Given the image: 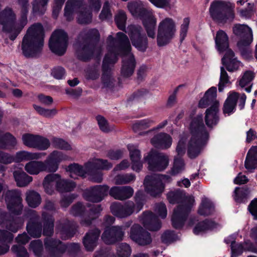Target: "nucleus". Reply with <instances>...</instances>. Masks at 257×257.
Instances as JSON below:
<instances>
[{"mask_svg": "<svg viewBox=\"0 0 257 257\" xmlns=\"http://www.w3.org/2000/svg\"><path fill=\"white\" fill-rule=\"evenodd\" d=\"M190 135L189 139L187 135L183 134L181 137L176 147L178 156L185 154L186 142L187 154L189 158L194 159L198 156L209 139V134L203 122L202 115H198L193 119L190 125ZM184 169V163L179 156L174 159L171 174L176 175Z\"/></svg>", "mask_w": 257, "mask_h": 257, "instance_id": "nucleus-1", "label": "nucleus"}, {"mask_svg": "<svg viewBox=\"0 0 257 257\" xmlns=\"http://www.w3.org/2000/svg\"><path fill=\"white\" fill-rule=\"evenodd\" d=\"M107 50L109 58H113V55H121L123 56L122 66L120 70L121 76L124 78L131 76L136 67V61L134 55L131 53V46L127 36L123 33L116 34V38L109 35L107 39Z\"/></svg>", "mask_w": 257, "mask_h": 257, "instance_id": "nucleus-2", "label": "nucleus"}, {"mask_svg": "<svg viewBox=\"0 0 257 257\" xmlns=\"http://www.w3.org/2000/svg\"><path fill=\"white\" fill-rule=\"evenodd\" d=\"M156 23V19L152 15L143 21L148 37L153 39L156 38L158 46H166L171 42L175 36L176 32L175 22L170 18L163 19L159 24L157 35Z\"/></svg>", "mask_w": 257, "mask_h": 257, "instance_id": "nucleus-3", "label": "nucleus"}, {"mask_svg": "<svg viewBox=\"0 0 257 257\" xmlns=\"http://www.w3.org/2000/svg\"><path fill=\"white\" fill-rule=\"evenodd\" d=\"M167 198L172 204L181 202L177 207L174 210L172 217L173 227L176 229L182 228L186 221L189 213L195 202L193 196H185L180 190L171 191L168 193Z\"/></svg>", "mask_w": 257, "mask_h": 257, "instance_id": "nucleus-4", "label": "nucleus"}, {"mask_svg": "<svg viewBox=\"0 0 257 257\" xmlns=\"http://www.w3.org/2000/svg\"><path fill=\"white\" fill-rule=\"evenodd\" d=\"M44 31L40 23H35L27 29L22 42L23 54L27 57L36 56L44 46Z\"/></svg>", "mask_w": 257, "mask_h": 257, "instance_id": "nucleus-5", "label": "nucleus"}, {"mask_svg": "<svg viewBox=\"0 0 257 257\" xmlns=\"http://www.w3.org/2000/svg\"><path fill=\"white\" fill-rule=\"evenodd\" d=\"M99 36V32L95 29H84L79 34L75 47L79 59L87 61L92 58L94 54H99L100 49L95 48L92 40Z\"/></svg>", "mask_w": 257, "mask_h": 257, "instance_id": "nucleus-6", "label": "nucleus"}, {"mask_svg": "<svg viewBox=\"0 0 257 257\" xmlns=\"http://www.w3.org/2000/svg\"><path fill=\"white\" fill-rule=\"evenodd\" d=\"M234 4L230 2L215 0L211 3L209 12L214 20L224 24L234 19Z\"/></svg>", "mask_w": 257, "mask_h": 257, "instance_id": "nucleus-7", "label": "nucleus"}, {"mask_svg": "<svg viewBox=\"0 0 257 257\" xmlns=\"http://www.w3.org/2000/svg\"><path fill=\"white\" fill-rule=\"evenodd\" d=\"M143 195L141 192H137L135 196L136 205L131 201H127L124 204L119 202H114L110 205V208L111 213L117 217L126 218L131 215L135 211H140L143 206L142 200Z\"/></svg>", "mask_w": 257, "mask_h": 257, "instance_id": "nucleus-8", "label": "nucleus"}, {"mask_svg": "<svg viewBox=\"0 0 257 257\" xmlns=\"http://www.w3.org/2000/svg\"><path fill=\"white\" fill-rule=\"evenodd\" d=\"M78 14L77 22L81 24H87L91 22V14L89 10L82 4L81 0H69L64 9V17L68 21L73 19V13Z\"/></svg>", "mask_w": 257, "mask_h": 257, "instance_id": "nucleus-9", "label": "nucleus"}, {"mask_svg": "<svg viewBox=\"0 0 257 257\" xmlns=\"http://www.w3.org/2000/svg\"><path fill=\"white\" fill-rule=\"evenodd\" d=\"M233 34L240 38L237 47L242 55L245 56L249 52V46L253 41L251 29L246 25L236 24L232 28Z\"/></svg>", "mask_w": 257, "mask_h": 257, "instance_id": "nucleus-10", "label": "nucleus"}, {"mask_svg": "<svg viewBox=\"0 0 257 257\" xmlns=\"http://www.w3.org/2000/svg\"><path fill=\"white\" fill-rule=\"evenodd\" d=\"M171 180L169 176L160 174H154L147 176L144 180L146 190L151 195L156 196L161 194L164 190L165 183Z\"/></svg>", "mask_w": 257, "mask_h": 257, "instance_id": "nucleus-11", "label": "nucleus"}, {"mask_svg": "<svg viewBox=\"0 0 257 257\" xmlns=\"http://www.w3.org/2000/svg\"><path fill=\"white\" fill-rule=\"evenodd\" d=\"M68 44V36L62 30L55 31L49 40V46L51 51L61 56L66 52Z\"/></svg>", "mask_w": 257, "mask_h": 257, "instance_id": "nucleus-12", "label": "nucleus"}, {"mask_svg": "<svg viewBox=\"0 0 257 257\" xmlns=\"http://www.w3.org/2000/svg\"><path fill=\"white\" fill-rule=\"evenodd\" d=\"M112 167V165L106 160L94 159L86 164V171L90 175V180L95 183L102 182V174L101 172H95L96 170H108Z\"/></svg>", "mask_w": 257, "mask_h": 257, "instance_id": "nucleus-13", "label": "nucleus"}, {"mask_svg": "<svg viewBox=\"0 0 257 257\" xmlns=\"http://www.w3.org/2000/svg\"><path fill=\"white\" fill-rule=\"evenodd\" d=\"M142 28L140 26L130 25L125 32L128 34L132 45L139 51H145L147 49L148 41L147 37L141 34Z\"/></svg>", "mask_w": 257, "mask_h": 257, "instance_id": "nucleus-14", "label": "nucleus"}, {"mask_svg": "<svg viewBox=\"0 0 257 257\" xmlns=\"http://www.w3.org/2000/svg\"><path fill=\"white\" fill-rule=\"evenodd\" d=\"M5 199L7 208L10 212L16 215L22 213L23 205L20 191L17 190L7 191L5 194Z\"/></svg>", "mask_w": 257, "mask_h": 257, "instance_id": "nucleus-15", "label": "nucleus"}, {"mask_svg": "<svg viewBox=\"0 0 257 257\" xmlns=\"http://www.w3.org/2000/svg\"><path fill=\"white\" fill-rule=\"evenodd\" d=\"M145 160L148 162L149 169L152 171H163L169 164L168 156L163 153H150Z\"/></svg>", "mask_w": 257, "mask_h": 257, "instance_id": "nucleus-16", "label": "nucleus"}, {"mask_svg": "<svg viewBox=\"0 0 257 257\" xmlns=\"http://www.w3.org/2000/svg\"><path fill=\"white\" fill-rule=\"evenodd\" d=\"M246 99V96L244 93L240 94L236 92H230L224 103L223 113L228 115L233 113L235 109L237 100H238L240 109H242L244 106Z\"/></svg>", "mask_w": 257, "mask_h": 257, "instance_id": "nucleus-17", "label": "nucleus"}, {"mask_svg": "<svg viewBox=\"0 0 257 257\" xmlns=\"http://www.w3.org/2000/svg\"><path fill=\"white\" fill-rule=\"evenodd\" d=\"M117 62V59L115 55H113V58H109V54H106L102 64V75L101 77L102 83L103 86L107 88H111L114 86V80L110 73V65Z\"/></svg>", "mask_w": 257, "mask_h": 257, "instance_id": "nucleus-18", "label": "nucleus"}, {"mask_svg": "<svg viewBox=\"0 0 257 257\" xmlns=\"http://www.w3.org/2000/svg\"><path fill=\"white\" fill-rule=\"evenodd\" d=\"M30 220L27 225L28 233L34 238H38L41 236L42 225L40 221V217L37 212L30 210L28 212Z\"/></svg>", "mask_w": 257, "mask_h": 257, "instance_id": "nucleus-19", "label": "nucleus"}, {"mask_svg": "<svg viewBox=\"0 0 257 257\" xmlns=\"http://www.w3.org/2000/svg\"><path fill=\"white\" fill-rule=\"evenodd\" d=\"M124 232L122 227L113 226L107 228L102 234L101 238L106 244H111L123 239Z\"/></svg>", "mask_w": 257, "mask_h": 257, "instance_id": "nucleus-20", "label": "nucleus"}, {"mask_svg": "<svg viewBox=\"0 0 257 257\" xmlns=\"http://www.w3.org/2000/svg\"><path fill=\"white\" fill-rule=\"evenodd\" d=\"M131 238L140 245H146L152 242L150 234L139 224H134L131 229Z\"/></svg>", "mask_w": 257, "mask_h": 257, "instance_id": "nucleus-21", "label": "nucleus"}, {"mask_svg": "<svg viewBox=\"0 0 257 257\" xmlns=\"http://www.w3.org/2000/svg\"><path fill=\"white\" fill-rule=\"evenodd\" d=\"M108 186L96 185L86 190L85 198L89 201L93 202H100L108 193Z\"/></svg>", "mask_w": 257, "mask_h": 257, "instance_id": "nucleus-22", "label": "nucleus"}, {"mask_svg": "<svg viewBox=\"0 0 257 257\" xmlns=\"http://www.w3.org/2000/svg\"><path fill=\"white\" fill-rule=\"evenodd\" d=\"M45 248L50 253L51 257H60L67 251L66 244L59 239L47 238L45 240Z\"/></svg>", "mask_w": 257, "mask_h": 257, "instance_id": "nucleus-23", "label": "nucleus"}, {"mask_svg": "<svg viewBox=\"0 0 257 257\" xmlns=\"http://www.w3.org/2000/svg\"><path fill=\"white\" fill-rule=\"evenodd\" d=\"M56 232L62 239H68L75 233V227L72 222L67 219H62L57 222Z\"/></svg>", "mask_w": 257, "mask_h": 257, "instance_id": "nucleus-24", "label": "nucleus"}, {"mask_svg": "<svg viewBox=\"0 0 257 257\" xmlns=\"http://www.w3.org/2000/svg\"><path fill=\"white\" fill-rule=\"evenodd\" d=\"M127 8L130 13L135 17L140 18L143 21L152 16L147 10L144 4L140 1L128 3Z\"/></svg>", "mask_w": 257, "mask_h": 257, "instance_id": "nucleus-25", "label": "nucleus"}, {"mask_svg": "<svg viewBox=\"0 0 257 257\" xmlns=\"http://www.w3.org/2000/svg\"><path fill=\"white\" fill-rule=\"evenodd\" d=\"M144 226L151 231H157L161 227V222L158 217L151 212H144L141 217Z\"/></svg>", "mask_w": 257, "mask_h": 257, "instance_id": "nucleus-26", "label": "nucleus"}, {"mask_svg": "<svg viewBox=\"0 0 257 257\" xmlns=\"http://www.w3.org/2000/svg\"><path fill=\"white\" fill-rule=\"evenodd\" d=\"M217 89L215 87L209 88L205 93L198 103L200 108H206L209 105L210 106L219 107L218 101L216 100Z\"/></svg>", "mask_w": 257, "mask_h": 257, "instance_id": "nucleus-27", "label": "nucleus"}, {"mask_svg": "<svg viewBox=\"0 0 257 257\" xmlns=\"http://www.w3.org/2000/svg\"><path fill=\"white\" fill-rule=\"evenodd\" d=\"M109 195L115 199L124 200L131 198L134 194V190L130 186H114L109 191Z\"/></svg>", "mask_w": 257, "mask_h": 257, "instance_id": "nucleus-28", "label": "nucleus"}, {"mask_svg": "<svg viewBox=\"0 0 257 257\" xmlns=\"http://www.w3.org/2000/svg\"><path fill=\"white\" fill-rule=\"evenodd\" d=\"M172 139L167 134L161 133L155 135L151 140V143L155 148L166 149L172 145Z\"/></svg>", "mask_w": 257, "mask_h": 257, "instance_id": "nucleus-29", "label": "nucleus"}, {"mask_svg": "<svg viewBox=\"0 0 257 257\" xmlns=\"http://www.w3.org/2000/svg\"><path fill=\"white\" fill-rule=\"evenodd\" d=\"M100 234V230L95 228L89 230L84 236L83 243L87 251L93 250L97 245V242Z\"/></svg>", "mask_w": 257, "mask_h": 257, "instance_id": "nucleus-30", "label": "nucleus"}, {"mask_svg": "<svg viewBox=\"0 0 257 257\" xmlns=\"http://www.w3.org/2000/svg\"><path fill=\"white\" fill-rule=\"evenodd\" d=\"M127 149L132 161V168L136 172H139L143 168V163L141 161V152L136 146L133 145H128Z\"/></svg>", "mask_w": 257, "mask_h": 257, "instance_id": "nucleus-31", "label": "nucleus"}, {"mask_svg": "<svg viewBox=\"0 0 257 257\" xmlns=\"http://www.w3.org/2000/svg\"><path fill=\"white\" fill-rule=\"evenodd\" d=\"M215 43L216 48L220 53H226L228 50H231L229 48L228 37L222 30H219L216 32Z\"/></svg>", "mask_w": 257, "mask_h": 257, "instance_id": "nucleus-32", "label": "nucleus"}, {"mask_svg": "<svg viewBox=\"0 0 257 257\" xmlns=\"http://www.w3.org/2000/svg\"><path fill=\"white\" fill-rule=\"evenodd\" d=\"M219 107L210 106L205 112L204 120L206 125L210 128L216 125L219 120Z\"/></svg>", "mask_w": 257, "mask_h": 257, "instance_id": "nucleus-33", "label": "nucleus"}, {"mask_svg": "<svg viewBox=\"0 0 257 257\" xmlns=\"http://www.w3.org/2000/svg\"><path fill=\"white\" fill-rule=\"evenodd\" d=\"M221 61L227 70L230 72L237 70L240 65V62L235 58L234 53L232 50H229L225 53Z\"/></svg>", "mask_w": 257, "mask_h": 257, "instance_id": "nucleus-34", "label": "nucleus"}, {"mask_svg": "<svg viewBox=\"0 0 257 257\" xmlns=\"http://www.w3.org/2000/svg\"><path fill=\"white\" fill-rule=\"evenodd\" d=\"M90 207V211L87 213V218L84 216L83 218L80 220V224L84 226H90L93 220L97 218L101 211L102 210V208L101 205H93L92 206H88Z\"/></svg>", "mask_w": 257, "mask_h": 257, "instance_id": "nucleus-35", "label": "nucleus"}, {"mask_svg": "<svg viewBox=\"0 0 257 257\" xmlns=\"http://www.w3.org/2000/svg\"><path fill=\"white\" fill-rule=\"evenodd\" d=\"M14 235L10 232L0 229V255L3 254L9 250L10 246L7 243H10L13 239Z\"/></svg>", "mask_w": 257, "mask_h": 257, "instance_id": "nucleus-36", "label": "nucleus"}, {"mask_svg": "<svg viewBox=\"0 0 257 257\" xmlns=\"http://www.w3.org/2000/svg\"><path fill=\"white\" fill-rule=\"evenodd\" d=\"M18 4L21 6V17L19 21V26L18 30L22 31L28 23L27 15L28 13L29 0H17Z\"/></svg>", "mask_w": 257, "mask_h": 257, "instance_id": "nucleus-37", "label": "nucleus"}, {"mask_svg": "<svg viewBox=\"0 0 257 257\" xmlns=\"http://www.w3.org/2000/svg\"><path fill=\"white\" fill-rule=\"evenodd\" d=\"M257 167V146L252 147L247 153L245 161V167L247 170L254 169Z\"/></svg>", "mask_w": 257, "mask_h": 257, "instance_id": "nucleus-38", "label": "nucleus"}, {"mask_svg": "<svg viewBox=\"0 0 257 257\" xmlns=\"http://www.w3.org/2000/svg\"><path fill=\"white\" fill-rule=\"evenodd\" d=\"M60 178L58 174H49L45 176L43 182V186L45 192L48 194H52L54 192L53 182L57 184V180Z\"/></svg>", "mask_w": 257, "mask_h": 257, "instance_id": "nucleus-39", "label": "nucleus"}, {"mask_svg": "<svg viewBox=\"0 0 257 257\" xmlns=\"http://www.w3.org/2000/svg\"><path fill=\"white\" fill-rule=\"evenodd\" d=\"M26 201L30 207L36 208L41 203V195L34 190H28L26 193Z\"/></svg>", "mask_w": 257, "mask_h": 257, "instance_id": "nucleus-40", "label": "nucleus"}, {"mask_svg": "<svg viewBox=\"0 0 257 257\" xmlns=\"http://www.w3.org/2000/svg\"><path fill=\"white\" fill-rule=\"evenodd\" d=\"M13 175L17 186L20 187H25L32 181V177L22 171H14Z\"/></svg>", "mask_w": 257, "mask_h": 257, "instance_id": "nucleus-41", "label": "nucleus"}, {"mask_svg": "<svg viewBox=\"0 0 257 257\" xmlns=\"http://www.w3.org/2000/svg\"><path fill=\"white\" fill-rule=\"evenodd\" d=\"M46 155L44 153H30L26 151L18 152L16 156L17 162H21L24 160H34L41 159Z\"/></svg>", "mask_w": 257, "mask_h": 257, "instance_id": "nucleus-42", "label": "nucleus"}, {"mask_svg": "<svg viewBox=\"0 0 257 257\" xmlns=\"http://www.w3.org/2000/svg\"><path fill=\"white\" fill-rule=\"evenodd\" d=\"M76 187V184L72 181H69L62 179L60 178L57 180L56 188L57 190L61 192H69L73 190Z\"/></svg>", "mask_w": 257, "mask_h": 257, "instance_id": "nucleus-43", "label": "nucleus"}, {"mask_svg": "<svg viewBox=\"0 0 257 257\" xmlns=\"http://www.w3.org/2000/svg\"><path fill=\"white\" fill-rule=\"evenodd\" d=\"M42 165L41 161H31L26 164L25 170L30 175H38L43 172Z\"/></svg>", "mask_w": 257, "mask_h": 257, "instance_id": "nucleus-44", "label": "nucleus"}, {"mask_svg": "<svg viewBox=\"0 0 257 257\" xmlns=\"http://www.w3.org/2000/svg\"><path fill=\"white\" fill-rule=\"evenodd\" d=\"M216 224L213 221L206 219L203 221L199 222L193 229L194 233L198 234L201 232L213 229L215 227Z\"/></svg>", "mask_w": 257, "mask_h": 257, "instance_id": "nucleus-45", "label": "nucleus"}, {"mask_svg": "<svg viewBox=\"0 0 257 257\" xmlns=\"http://www.w3.org/2000/svg\"><path fill=\"white\" fill-rule=\"evenodd\" d=\"M42 216L44 220L43 235L51 236L53 233L54 219L51 216L47 217L45 212L42 213Z\"/></svg>", "mask_w": 257, "mask_h": 257, "instance_id": "nucleus-46", "label": "nucleus"}, {"mask_svg": "<svg viewBox=\"0 0 257 257\" xmlns=\"http://www.w3.org/2000/svg\"><path fill=\"white\" fill-rule=\"evenodd\" d=\"M67 171L70 172L69 176L71 178L76 179L77 176L82 177L84 174L87 173L86 171V165L85 169L77 164H73L68 166Z\"/></svg>", "mask_w": 257, "mask_h": 257, "instance_id": "nucleus-47", "label": "nucleus"}, {"mask_svg": "<svg viewBox=\"0 0 257 257\" xmlns=\"http://www.w3.org/2000/svg\"><path fill=\"white\" fill-rule=\"evenodd\" d=\"M214 211V206L207 198H203L198 209V213L201 215H209Z\"/></svg>", "mask_w": 257, "mask_h": 257, "instance_id": "nucleus-48", "label": "nucleus"}, {"mask_svg": "<svg viewBox=\"0 0 257 257\" xmlns=\"http://www.w3.org/2000/svg\"><path fill=\"white\" fill-rule=\"evenodd\" d=\"M48 0H34L33 2V12L36 15H41L46 11Z\"/></svg>", "mask_w": 257, "mask_h": 257, "instance_id": "nucleus-49", "label": "nucleus"}, {"mask_svg": "<svg viewBox=\"0 0 257 257\" xmlns=\"http://www.w3.org/2000/svg\"><path fill=\"white\" fill-rule=\"evenodd\" d=\"M155 123L154 120L148 118L136 121L133 125V129L135 132L147 129Z\"/></svg>", "mask_w": 257, "mask_h": 257, "instance_id": "nucleus-50", "label": "nucleus"}, {"mask_svg": "<svg viewBox=\"0 0 257 257\" xmlns=\"http://www.w3.org/2000/svg\"><path fill=\"white\" fill-rule=\"evenodd\" d=\"M136 176L133 174H120L115 176V183L117 185L130 183L135 180Z\"/></svg>", "mask_w": 257, "mask_h": 257, "instance_id": "nucleus-51", "label": "nucleus"}, {"mask_svg": "<svg viewBox=\"0 0 257 257\" xmlns=\"http://www.w3.org/2000/svg\"><path fill=\"white\" fill-rule=\"evenodd\" d=\"M117 254L119 257H130L132 250L126 243H119L116 246Z\"/></svg>", "mask_w": 257, "mask_h": 257, "instance_id": "nucleus-52", "label": "nucleus"}, {"mask_svg": "<svg viewBox=\"0 0 257 257\" xmlns=\"http://www.w3.org/2000/svg\"><path fill=\"white\" fill-rule=\"evenodd\" d=\"M127 19L125 13L120 10L118 12L117 14L115 17V22L117 27L121 30L124 31L125 30V23Z\"/></svg>", "mask_w": 257, "mask_h": 257, "instance_id": "nucleus-53", "label": "nucleus"}, {"mask_svg": "<svg viewBox=\"0 0 257 257\" xmlns=\"http://www.w3.org/2000/svg\"><path fill=\"white\" fill-rule=\"evenodd\" d=\"M50 159L55 163H57V166H59V164L63 161H66L69 159V157L63 153L61 152L58 151H54L52 152L48 156Z\"/></svg>", "mask_w": 257, "mask_h": 257, "instance_id": "nucleus-54", "label": "nucleus"}, {"mask_svg": "<svg viewBox=\"0 0 257 257\" xmlns=\"http://www.w3.org/2000/svg\"><path fill=\"white\" fill-rule=\"evenodd\" d=\"M42 163L43 172L54 173L58 169L57 163H54L48 157L44 161H42Z\"/></svg>", "mask_w": 257, "mask_h": 257, "instance_id": "nucleus-55", "label": "nucleus"}, {"mask_svg": "<svg viewBox=\"0 0 257 257\" xmlns=\"http://www.w3.org/2000/svg\"><path fill=\"white\" fill-rule=\"evenodd\" d=\"M234 193L235 201L237 202H241L248 196L249 191L247 188H236Z\"/></svg>", "mask_w": 257, "mask_h": 257, "instance_id": "nucleus-56", "label": "nucleus"}, {"mask_svg": "<svg viewBox=\"0 0 257 257\" xmlns=\"http://www.w3.org/2000/svg\"><path fill=\"white\" fill-rule=\"evenodd\" d=\"M33 106L39 114L46 117H52L55 115L57 112V110L55 108L51 109H46L36 104H34Z\"/></svg>", "mask_w": 257, "mask_h": 257, "instance_id": "nucleus-57", "label": "nucleus"}, {"mask_svg": "<svg viewBox=\"0 0 257 257\" xmlns=\"http://www.w3.org/2000/svg\"><path fill=\"white\" fill-rule=\"evenodd\" d=\"M85 211V207L81 203H77L72 206L71 213L74 216H82V219L84 216L87 218V213H86Z\"/></svg>", "mask_w": 257, "mask_h": 257, "instance_id": "nucleus-58", "label": "nucleus"}, {"mask_svg": "<svg viewBox=\"0 0 257 257\" xmlns=\"http://www.w3.org/2000/svg\"><path fill=\"white\" fill-rule=\"evenodd\" d=\"M37 136L29 134H24L22 136L23 142L27 147L35 148Z\"/></svg>", "mask_w": 257, "mask_h": 257, "instance_id": "nucleus-59", "label": "nucleus"}, {"mask_svg": "<svg viewBox=\"0 0 257 257\" xmlns=\"http://www.w3.org/2000/svg\"><path fill=\"white\" fill-rule=\"evenodd\" d=\"M23 222L20 218H17L13 219L6 224V228L9 230L16 232L22 227Z\"/></svg>", "mask_w": 257, "mask_h": 257, "instance_id": "nucleus-60", "label": "nucleus"}, {"mask_svg": "<svg viewBox=\"0 0 257 257\" xmlns=\"http://www.w3.org/2000/svg\"><path fill=\"white\" fill-rule=\"evenodd\" d=\"M254 78V73L250 71H246L239 81V85L243 88L249 85Z\"/></svg>", "mask_w": 257, "mask_h": 257, "instance_id": "nucleus-61", "label": "nucleus"}, {"mask_svg": "<svg viewBox=\"0 0 257 257\" xmlns=\"http://www.w3.org/2000/svg\"><path fill=\"white\" fill-rule=\"evenodd\" d=\"M52 145L55 148L62 150H70L72 149L71 145L68 143L60 138H53L52 140Z\"/></svg>", "mask_w": 257, "mask_h": 257, "instance_id": "nucleus-62", "label": "nucleus"}, {"mask_svg": "<svg viewBox=\"0 0 257 257\" xmlns=\"http://www.w3.org/2000/svg\"><path fill=\"white\" fill-rule=\"evenodd\" d=\"M30 249L36 255L40 256L43 251V243L40 240H33L30 244Z\"/></svg>", "mask_w": 257, "mask_h": 257, "instance_id": "nucleus-63", "label": "nucleus"}, {"mask_svg": "<svg viewBox=\"0 0 257 257\" xmlns=\"http://www.w3.org/2000/svg\"><path fill=\"white\" fill-rule=\"evenodd\" d=\"M12 251L16 254L17 257H29V255L26 248L21 245H14L11 248Z\"/></svg>", "mask_w": 257, "mask_h": 257, "instance_id": "nucleus-64", "label": "nucleus"}]
</instances>
